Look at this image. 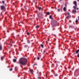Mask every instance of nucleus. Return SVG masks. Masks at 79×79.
Wrapping results in <instances>:
<instances>
[{
	"label": "nucleus",
	"mask_w": 79,
	"mask_h": 79,
	"mask_svg": "<svg viewBox=\"0 0 79 79\" xmlns=\"http://www.w3.org/2000/svg\"><path fill=\"white\" fill-rule=\"evenodd\" d=\"M27 59L25 58H21L19 60V62L20 64L25 65L27 63Z\"/></svg>",
	"instance_id": "1"
},
{
	"label": "nucleus",
	"mask_w": 79,
	"mask_h": 79,
	"mask_svg": "<svg viewBox=\"0 0 79 79\" xmlns=\"http://www.w3.org/2000/svg\"><path fill=\"white\" fill-rule=\"evenodd\" d=\"M5 8V7L4 6H1V10H3Z\"/></svg>",
	"instance_id": "2"
},
{
	"label": "nucleus",
	"mask_w": 79,
	"mask_h": 79,
	"mask_svg": "<svg viewBox=\"0 0 79 79\" xmlns=\"http://www.w3.org/2000/svg\"><path fill=\"white\" fill-rule=\"evenodd\" d=\"M73 4H74L76 6H77V3L76 2L74 1L73 2Z\"/></svg>",
	"instance_id": "3"
},
{
	"label": "nucleus",
	"mask_w": 79,
	"mask_h": 79,
	"mask_svg": "<svg viewBox=\"0 0 79 79\" xmlns=\"http://www.w3.org/2000/svg\"><path fill=\"white\" fill-rule=\"evenodd\" d=\"M70 15H69L68 16H67L66 18V19H69V18H70Z\"/></svg>",
	"instance_id": "4"
},
{
	"label": "nucleus",
	"mask_w": 79,
	"mask_h": 79,
	"mask_svg": "<svg viewBox=\"0 0 79 79\" xmlns=\"http://www.w3.org/2000/svg\"><path fill=\"white\" fill-rule=\"evenodd\" d=\"M72 12L73 13H76V10H72Z\"/></svg>",
	"instance_id": "5"
},
{
	"label": "nucleus",
	"mask_w": 79,
	"mask_h": 79,
	"mask_svg": "<svg viewBox=\"0 0 79 79\" xmlns=\"http://www.w3.org/2000/svg\"><path fill=\"white\" fill-rule=\"evenodd\" d=\"M30 72H31L32 74H33V73L34 72V71H33V69L30 70Z\"/></svg>",
	"instance_id": "6"
},
{
	"label": "nucleus",
	"mask_w": 79,
	"mask_h": 79,
	"mask_svg": "<svg viewBox=\"0 0 79 79\" xmlns=\"http://www.w3.org/2000/svg\"><path fill=\"white\" fill-rule=\"evenodd\" d=\"M63 10L64 11H66V8L65 7H64L63 8Z\"/></svg>",
	"instance_id": "7"
},
{
	"label": "nucleus",
	"mask_w": 79,
	"mask_h": 79,
	"mask_svg": "<svg viewBox=\"0 0 79 79\" xmlns=\"http://www.w3.org/2000/svg\"><path fill=\"white\" fill-rule=\"evenodd\" d=\"M13 61H14V63H15V62H16V60L15 59H14L13 60Z\"/></svg>",
	"instance_id": "8"
},
{
	"label": "nucleus",
	"mask_w": 79,
	"mask_h": 79,
	"mask_svg": "<svg viewBox=\"0 0 79 79\" xmlns=\"http://www.w3.org/2000/svg\"><path fill=\"white\" fill-rule=\"evenodd\" d=\"M79 52V49H78L77 51H76V53H78Z\"/></svg>",
	"instance_id": "9"
},
{
	"label": "nucleus",
	"mask_w": 79,
	"mask_h": 79,
	"mask_svg": "<svg viewBox=\"0 0 79 79\" xmlns=\"http://www.w3.org/2000/svg\"><path fill=\"white\" fill-rule=\"evenodd\" d=\"M46 14L47 15H50V13L48 12H47Z\"/></svg>",
	"instance_id": "10"
},
{
	"label": "nucleus",
	"mask_w": 79,
	"mask_h": 79,
	"mask_svg": "<svg viewBox=\"0 0 79 79\" xmlns=\"http://www.w3.org/2000/svg\"><path fill=\"white\" fill-rule=\"evenodd\" d=\"M52 16L50 15L49 17V18H50V19H53V18H52Z\"/></svg>",
	"instance_id": "11"
},
{
	"label": "nucleus",
	"mask_w": 79,
	"mask_h": 79,
	"mask_svg": "<svg viewBox=\"0 0 79 79\" xmlns=\"http://www.w3.org/2000/svg\"><path fill=\"white\" fill-rule=\"evenodd\" d=\"M39 25H37V26L36 27V28H39Z\"/></svg>",
	"instance_id": "12"
},
{
	"label": "nucleus",
	"mask_w": 79,
	"mask_h": 79,
	"mask_svg": "<svg viewBox=\"0 0 79 79\" xmlns=\"http://www.w3.org/2000/svg\"><path fill=\"white\" fill-rule=\"evenodd\" d=\"M3 57H1V60H3Z\"/></svg>",
	"instance_id": "13"
},
{
	"label": "nucleus",
	"mask_w": 79,
	"mask_h": 79,
	"mask_svg": "<svg viewBox=\"0 0 79 79\" xmlns=\"http://www.w3.org/2000/svg\"><path fill=\"white\" fill-rule=\"evenodd\" d=\"M2 46H0V50H2Z\"/></svg>",
	"instance_id": "14"
},
{
	"label": "nucleus",
	"mask_w": 79,
	"mask_h": 79,
	"mask_svg": "<svg viewBox=\"0 0 79 79\" xmlns=\"http://www.w3.org/2000/svg\"><path fill=\"white\" fill-rule=\"evenodd\" d=\"M67 14V15H69V16H70V15H69V13L68 12Z\"/></svg>",
	"instance_id": "15"
},
{
	"label": "nucleus",
	"mask_w": 79,
	"mask_h": 79,
	"mask_svg": "<svg viewBox=\"0 0 79 79\" xmlns=\"http://www.w3.org/2000/svg\"><path fill=\"white\" fill-rule=\"evenodd\" d=\"M38 9L39 10H41V7H39Z\"/></svg>",
	"instance_id": "16"
},
{
	"label": "nucleus",
	"mask_w": 79,
	"mask_h": 79,
	"mask_svg": "<svg viewBox=\"0 0 79 79\" xmlns=\"http://www.w3.org/2000/svg\"><path fill=\"white\" fill-rule=\"evenodd\" d=\"M41 47H42V48H44V46H43V45L41 44Z\"/></svg>",
	"instance_id": "17"
},
{
	"label": "nucleus",
	"mask_w": 79,
	"mask_h": 79,
	"mask_svg": "<svg viewBox=\"0 0 79 79\" xmlns=\"http://www.w3.org/2000/svg\"><path fill=\"white\" fill-rule=\"evenodd\" d=\"M10 71H11L13 70V69H10Z\"/></svg>",
	"instance_id": "18"
},
{
	"label": "nucleus",
	"mask_w": 79,
	"mask_h": 79,
	"mask_svg": "<svg viewBox=\"0 0 79 79\" xmlns=\"http://www.w3.org/2000/svg\"><path fill=\"white\" fill-rule=\"evenodd\" d=\"M73 8H74V9H76V7L75 6H73Z\"/></svg>",
	"instance_id": "19"
},
{
	"label": "nucleus",
	"mask_w": 79,
	"mask_h": 79,
	"mask_svg": "<svg viewBox=\"0 0 79 79\" xmlns=\"http://www.w3.org/2000/svg\"><path fill=\"white\" fill-rule=\"evenodd\" d=\"M27 35H29V34H30V33L27 32Z\"/></svg>",
	"instance_id": "20"
},
{
	"label": "nucleus",
	"mask_w": 79,
	"mask_h": 79,
	"mask_svg": "<svg viewBox=\"0 0 79 79\" xmlns=\"http://www.w3.org/2000/svg\"><path fill=\"white\" fill-rule=\"evenodd\" d=\"M39 59H40V58L39 57H38L37 58L38 60H39Z\"/></svg>",
	"instance_id": "21"
},
{
	"label": "nucleus",
	"mask_w": 79,
	"mask_h": 79,
	"mask_svg": "<svg viewBox=\"0 0 79 79\" xmlns=\"http://www.w3.org/2000/svg\"><path fill=\"white\" fill-rule=\"evenodd\" d=\"M2 2L4 4V3H5V1H2Z\"/></svg>",
	"instance_id": "22"
},
{
	"label": "nucleus",
	"mask_w": 79,
	"mask_h": 79,
	"mask_svg": "<svg viewBox=\"0 0 79 79\" xmlns=\"http://www.w3.org/2000/svg\"><path fill=\"white\" fill-rule=\"evenodd\" d=\"M78 20H77L76 21V23H78Z\"/></svg>",
	"instance_id": "23"
},
{
	"label": "nucleus",
	"mask_w": 79,
	"mask_h": 79,
	"mask_svg": "<svg viewBox=\"0 0 79 79\" xmlns=\"http://www.w3.org/2000/svg\"><path fill=\"white\" fill-rule=\"evenodd\" d=\"M54 23H57V22L55 21V20H54Z\"/></svg>",
	"instance_id": "24"
},
{
	"label": "nucleus",
	"mask_w": 79,
	"mask_h": 79,
	"mask_svg": "<svg viewBox=\"0 0 79 79\" xmlns=\"http://www.w3.org/2000/svg\"><path fill=\"white\" fill-rule=\"evenodd\" d=\"M58 75V74H56V75H55V76H57Z\"/></svg>",
	"instance_id": "25"
},
{
	"label": "nucleus",
	"mask_w": 79,
	"mask_h": 79,
	"mask_svg": "<svg viewBox=\"0 0 79 79\" xmlns=\"http://www.w3.org/2000/svg\"><path fill=\"white\" fill-rule=\"evenodd\" d=\"M58 11H60V9H58L57 10Z\"/></svg>",
	"instance_id": "26"
},
{
	"label": "nucleus",
	"mask_w": 79,
	"mask_h": 79,
	"mask_svg": "<svg viewBox=\"0 0 79 79\" xmlns=\"http://www.w3.org/2000/svg\"><path fill=\"white\" fill-rule=\"evenodd\" d=\"M27 47V45H25V47H26V48Z\"/></svg>",
	"instance_id": "27"
},
{
	"label": "nucleus",
	"mask_w": 79,
	"mask_h": 79,
	"mask_svg": "<svg viewBox=\"0 0 79 79\" xmlns=\"http://www.w3.org/2000/svg\"><path fill=\"white\" fill-rule=\"evenodd\" d=\"M27 42L28 43H30V41H28Z\"/></svg>",
	"instance_id": "28"
},
{
	"label": "nucleus",
	"mask_w": 79,
	"mask_h": 79,
	"mask_svg": "<svg viewBox=\"0 0 79 79\" xmlns=\"http://www.w3.org/2000/svg\"><path fill=\"white\" fill-rule=\"evenodd\" d=\"M77 56L79 57V54L77 55Z\"/></svg>",
	"instance_id": "29"
},
{
	"label": "nucleus",
	"mask_w": 79,
	"mask_h": 79,
	"mask_svg": "<svg viewBox=\"0 0 79 79\" xmlns=\"http://www.w3.org/2000/svg\"><path fill=\"white\" fill-rule=\"evenodd\" d=\"M34 65H37V64H35Z\"/></svg>",
	"instance_id": "30"
},
{
	"label": "nucleus",
	"mask_w": 79,
	"mask_h": 79,
	"mask_svg": "<svg viewBox=\"0 0 79 79\" xmlns=\"http://www.w3.org/2000/svg\"><path fill=\"white\" fill-rule=\"evenodd\" d=\"M41 75V72H40L39 73Z\"/></svg>",
	"instance_id": "31"
},
{
	"label": "nucleus",
	"mask_w": 79,
	"mask_h": 79,
	"mask_svg": "<svg viewBox=\"0 0 79 79\" xmlns=\"http://www.w3.org/2000/svg\"><path fill=\"white\" fill-rule=\"evenodd\" d=\"M38 79H39L40 78V77H38Z\"/></svg>",
	"instance_id": "32"
},
{
	"label": "nucleus",
	"mask_w": 79,
	"mask_h": 79,
	"mask_svg": "<svg viewBox=\"0 0 79 79\" xmlns=\"http://www.w3.org/2000/svg\"><path fill=\"white\" fill-rule=\"evenodd\" d=\"M55 35L56 37V35Z\"/></svg>",
	"instance_id": "33"
},
{
	"label": "nucleus",
	"mask_w": 79,
	"mask_h": 79,
	"mask_svg": "<svg viewBox=\"0 0 79 79\" xmlns=\"http://www.w3.org/2000/svg\"><path fill=\"white\" fill-rule=\"evenodd\" d=\"M67 5H66V4H65V6H66Z\"/></svg>",
	"instance_id": "34"
},
{
	"label": "nucleus",
	"mask_w": 79,
	"mask_h": 79,
	"mask_svg": "<svg viewBox=\"0 0 79 79\" xmlns=\"http://www.w3.org/2000/svg\"><path fill=\"white\" fill-rule=\"evenodd\" d=\"M52 26L53 27H54V26H53L52 25Z\"/></svg>",
	"instance_id": "35"
},
{
	"label": "nucleus",
	"mask_w": 79,
	"mask_h": 79,
	"mask_svg": "<svg viewBox=\"0 0 79 79\" xmlns=\"http://www.w3.org/2000/svg\"><path fill=\"white\" fill-rule=\"evenodd\" d=\"M11 45L12 46V44H11Z\"/></svg>",
	"instance_id": "36"
},
{
	"label": "nucleus",
	"mask_w": 79,
	"mask_h": 79,
	"mask_svg": "<svg viewBox=\"0 0 79 79\" xmlns=\"http://www.w3.org/2000/svg\"><path fill=\"white\" fill-rule=\"evenodd\" d=\"M25 6H24V8H25Z\"/></svg>",
	"instance_id": "37"
},
{
	"label": "nucleus",
	"mask_w": 79,
	"mask_h": 79,
	"mask_svg": "<svg viewBox=\"0 0 79 79\" xmlns=\"http://www.w3.org/2000/svg\"><path fill=\"white\" fill-rule=\"evenodd\" d=\"M45 52V51H44V52Z\"/></svg>",
	"instance_id": "38"
},
{
	"label": "nucleus",
	"mask_w": 79,
	"mask_h": 79,
	"mask_svg": "<svg viewBox=\"0 0 79 79\" xmlns=\"http://www.w3.org/2000/svg\"><path fill=\"white\" fill-rule=\"evenodd\" d=\"M78 9H79L78 8H77V10H78Z\"/></svg>",
	"instance_id": "39"
},
{
	"label": "nucleus",
	"mask_w": 79,
	"mask_h": 79,
	"mask_svg": "<svg viewBox=\"0 0 79 79\" xmlns=\"http://www.w3.org/2000/svg\"><path fill=\"white\" fill-rule=\"evenodd\" d=\"M38 73H39V72H37V74H38Z\"/></svg>",
	"instance_id": "40"
},
{
	"label": "nucleus",
	"mask_w": 79,
	"mask_h": 79,
	"mask_svg": "<svg viewBox=\"0 0 79 79\" xmlns=\"http://www.w3.org/2000/svg\"><path fill=\"white\" fill-rule=\"evenodd\" d=\"M78 1H79V0H77Z\"/></svg>",
	"instance_id": "41"
},
{
	"label": "nucleus",
	"mask_w": 79,
	"mask_h": 79,
	"mask_svg": "<svg viewBox=\"0 0 79 79\" xmlns=\"http://www.w3.org/2000/svg\"><path fill=\"white\" fill-rule=\"evenodd\" d=\"M76 29H77V28H76Z\"/></svg>",
	"instance_id": "42"
},
{
	"label": "nucleus",
	"mask_w": 79,
	"mask_h": 79,
	"mask_svg": "<svg viewBox=\"0 0 79 79\" xmlns=\"http://www.w3.org/2000/svg\"><path fill=\"white\" fill-rule=\"evenodd\" d=\"M48 41H49V40H48Z\"/></svg>",
	"instance_id": "43"
},
{
	"label": "nucleus",
	"mask_w": 79,
	"mask_h": 79,
	"mask_svg": "<svg viewBox=\"0 0 79 79\" xmlns=\"http://www.w3.org/2000/svg\"><path fill=\"white\" fill-rule=\"evenodd\" d=\"M15 68H16V67H15Z\"/></svg>",
	"instance_id": "44"
},
{
	"label": "nucleus",
	"mask_w": 79,
	"mask_h": 79,
	"mask_svg": "<svg viewBox=\"0 0 79 79\" xmlns=\"http://www.w3.org/2000/svg\"><path fill=\"white\" fill-rule=\"evenodd\" d=\"M31 16V15H30V16Z\"/></svg>",
	"instance_id": "45"
},
{
	"label": "nucleus",
	"mask_w": 79,
	"mask_h": 79,
	"mask_svg": "<svg viewBox=\"0 0 79 79\" xmlns=\"http://www.w3.org/2000/svg\"><path fill=\"white\" fill-rule=\"evenodd\" d=\"M20 23H22V22H21Z\"/></svg>",
	"instance_id": "46"
},
{
	"label": "nucleus",
	"mask_w": 79,
	"mask_h": 79,
	"mask_svg": "<svg viewBox=\"0 0 79 79\" xmlns=\"http://www.w3.org/2000/svg\"><path fill=\"white\" fill-rule=\"evenodd\" d=\"M43 44H44V43H43Z\"/></svg>",
	"instance_id": "47"
},
{
	"label": "nucleus",
	"mask_w": 79,
	"mask_h": 79,
	"mask_svg": "<svg viewBox=\"0 0 79 79\" xmlns=\"http://www.w3.org/2000/svg\"><path fill=\"white\" fill-rule=\"evenodd\" d=\"M55 26H56V25H55Z\"/></svg>",
	"instance_id": "48"
}]
</instances>
